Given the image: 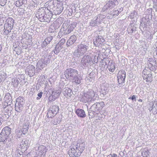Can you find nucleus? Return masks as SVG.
<instances>
[{
	"instance_id": "obj_1",
	"label": "nucleus",
	"mask_w": 157,
	"mask_h": 157,
	"mask_svg": "<svg viewBox=\"0 0 157 157\" xmlns=\"http://www.w3.org/2000/svg\"><path fill=\"white\" fill-rule=\"evenodd\" d=\"M14 23V20L12 17H9L6 19L3 29L4 35H7L11 32Z\"/></svg>"
},
{
	"instance_id": "obj_2",
	"label": "nucleus",
	"mask_w": 157,
	"mask_h": 157,
	"mask_svg": "<svg viewBox=\"0 0 157 157\" xmlns=\"http://www.w3.org/2000/svg\"><path fill=\"white\" fill-rule=\"evenodd\" d=\"M54 5L53 8V13L55 15L60 14L63 11V7L62 2L56 0H54L53 2Z\"/></svg>"
},
{
	"instance_id": "obj_3",
	"label": "nucleus",
	"mask_w": 157,
	"mask_h": 157,
	"mask_svg": "<svg viewBox=\"0 0 157 157\" xmlns=\"http://www.w3.org/2000/svg\"><path fill=\"white\" fill-rule=\"evenodd\" d=\"M59 110V107L56 105H53L51 106L49 111L48 112L47 116L48 117H52L56 114Z\"/></svg>"
},
{
	"instance_id": "obj_4",
	"label": "nucleus",
	"mask_w": 157,
	"mask_h": 157,
	"mask_svg": "<svg viewBox=\"0 0 157 157\" xmlns=\"http://www.w3.org/2000/svg\"><path fill=\"white\" fill-rule=\"evenodd\" d=\"M142 76L144 79L146 80V82H151L152 79L151 72L146 69L143 70Z\"/></svg>"
},
{
	"instance_id": "obj_5",
	"label": "nucleus",
	"mask_w": 157,
	"mask_h": 157,
	"mask_svg": "<svg viewBox=\"0 0 157 157\" xmlns=\"http://www.w3.org/2000/svg\"><path fill=\"white\" fill-rule=\"evenodd\" d=\"M85 143L84 142L77 143L75 145V149L79 156L85 149Z\"/></svg>"
},
{
	"instance_id": "obj_6",
	"label": "nucleus",
	"mask_w": 157,
	"mask_h": 157,
	"mask_svg": "<svg viewBox=\"0 0 157 157\" xmlns=\"http://www.w3.org/2000/svg\"><path fill=\"white\" fill-rule=\"evenodd\" d=\"M105 105L103 101L96 102L92 106V108L94 109V112H99L102 109Z\"/></svg>"
},
{
	"instance_id": "obj_7",
	"label": "nucleus",
	"mask_w": 157,
	"mask_h": 157,
	"mask_svg": "<svg viewBox=\"0 0 157 157\" xmlns=\"http://www.w3.org/2000/svg\"><path fill=\"white\" fill-rule=\"evenodd\" d=\"M92 61V59L90 56H84L82 59L81 64L84 67H86L90 64Z\"/></svg>"
},
{
	"instance_id": "obj_8",
	"label": "nucleus",
	"mask_w": 157,
	"mask_h": 157,
	"mask_svg": "<svg viewBox=\"0 0 157 157\" xmlns=\"http://www.w3.org/2000/svg\"><path fill=\"white\" fill-rule=\"evenodd\" d=\"M61 93V91L60 90H54L52 92L51 96L49 97V100L50 101H52L55 100L59 98Z\"/></svg>"
},
{
	"instance_id": "obj_9",
	"label": "nucleus",
	"mask_w": 157,
	"mask_h": 157,
	"mask_svg": "<svg viewBox=\"0 0 157 157\" xmlns=\"http://www.w3.org/2000/svg\"><path fill=\"white\" fill-rule=\"evenodd\" d=\"M77 73V72L76 70L72 68H70L66 70L65 75L66 78H68L70 77H73Z\"/></svg>"
},
{
	"instance_id": "obj_10",
	"label": "nucleus",
	"mask_w": 157,
	"mask_h": 157,
	"mask_svg": "<svg viewBox=\"0 0 157 157\" xmlns=\"http://www.w3.org/2000/svg\"><path fill=\"white\" fill-rule=\"evenodd\" d=\"M87 46L82 44L78 45L77 52L79 55H83L87 51Z\"/></svg>"
},
{
	"instance_id": "obj_11",
	"label": "nucleus",
	"mask_w": 157,
	"mask_h": 157,
	"mask_svg": "<svg viewBox=\"0 0 157 157\" xmlns=\"http://www.w3.org/2000/svg\"><path fill=\"white\" fill-rule=\"evenodd\" d=\"M105 40L102 37L98 36L97 37L96 40L94 41V44L95 46L99 47L102 45Z\"/></svg>"
},
{
	"instance_id": "obj_12",
	"label": "nucleus",
	"mask_w": 157,
	"mask_h": 157,
	"mask_svg": "<svg viewBox=\"0 0 157 157\" xmlns=\"http://www.w3.org/2000/svg\"><path fill=\"white\" fill-rule=\"evenodd\" d=\"M11 131V129L8 126H6L2 129L0 134L9 138Z\"/></svg>"
},
{
	"instance_id": "obj_13",
	"label": "nucleus",
	"mask_w": 157,
	"mask_h": 157,
	"mask_svg": "<svg viewBox=\"0 0 157 157\" xmlns=\"http://www.w3.org/2000/svg\"><path fill=\"white\" fill-rule=\"evenodd\" d=\"M11 131V129L8 126H6L2 129L0 134L9 138Z\"/></svg>"
},
{
	"instance_id": "obj_14",
	"label": "nucleus",
	"mask_w": 157,
	"mask_h": 157,
	"mask_svg": "<svg viewBox=\"0 0 157 157\" xmlns=\"http://www.w3.org/2000/svg\"><path fill=\"white\" fill-rule=\"evenodd\" d=\"M11 131V129L8 126H6L2 129L0 134L9 138Z\"/></svg>"
},
{
	"instance_id": "obj_15",
	"label": "nucleus",
	"mask_w": 157,
	"mask_h": 157,
	"mask_svg": "<svg viewBox=\"0 0 157 157\" xmlns=\"http://www.w3.org/2000/svg\"><path fill=\"white\" fill-rule=\"evenodd\" d=\"M11 131V129L8 126H6L2 129L0 134L9 138Z\"/></svg>"
},
{
	"instance_id": "obj_16",
	"label": "nucleus",
	"mask_w": 157,
	"mask_h": 157,
	"mask_svg": "<svg viewBox=\"0 0 157 157\" xmlns=\"http://www.w3.org/2000/svg\"><path fill=\"white\" fill-rule=\"evenodd\" d=\"M78 153L76 151V149H75L73 146L70 147V149L68 151V154L70 157H78Z\"/></svg>"
},
{
	"instance_id": "obj_17",
	"label": "nucleus",
	"mask_w": 157,
	"mask_h": 157,
	"mask_svg": "<svg viewBox=\"0 0 157 157\" xmlns=\"http://www.w3.org/2000/svg\"><path fill=\"white\" fill-rule=\"evenodd\" d=\"M75 113L78 117L80 118H84L86 116L85 112L82 109H77L75 111Z\"/></svg>"
},
{
	"instance_id": "obj_18",
	"label": "nucleus",
	"mask_w": 157,
	"mask_h": 157,
	"mask_svg": "<svg viewBox=\"0 0 157 157\" xmlns=\"http://www.w3.org/2000/svg\"><path fill=\"white\" fill-rule=\"evenodd\" d=\"M77 39V38L75 35L71 36L67 42L66 45L67 46H69L73 44Z\"/></svg>"
},
{
	"instance_id": "obj_19",
	"label": "nucleus",
	"mask_w": 157,
	"mask_h": 157,
	"mask_svg": "<svg viewBox=\"0 0 157 157\" xmlns=\"http://www.w3.org/2000/svg\"><path fill=\"white\" fill-rule=\"evenodd\" d=\"M75 27L76 25L74 23L68 25L64 33L65 34H68L70 33L73 30Z\"/></svg>"
},
{
	"instance_id": "obj_20",
	"label": "nucleus",
	"mask_w": 157,
	"mask_h": 157,
	"mask_svg": "<svg viewBox=\"0 0 157 157\" xmlns=\"http://www.w3.org/2000/svg\"><path fill=\"white\" fill-rule=\"evenodd\" d=\"M29 125V121L26 123V124H25L23 125L22 129L21 130L22 133L24 135L26 134L28 132Z\"/></svg>"
},
{
	"instance_id": "obj_21",
	"label": "nucleus",
	"mask_w": 157,
	"mask_h": 157,
	"mask_svg": "<svg viewBox=\"0 0 157 157\" xmlns=\"http://www.w3.org/2000/svg\"><path fill=\"white\" fill-rule=\"evenodd\" d=\"M107 68L109 71L112 72H113L115 69L114 63L113 62H111L109 63Z\"/></svg>"
},
{
	"instance_id": "obj_22",
	"label": "nucleus",
	"mask_w": 157,
	"mask_h": 157,
	"mask_svg": "<svg viewBox=\"0 0 157 157\" xmlns=\"http://www.w3.org/2000/svg\"><path fill=\"white\" fill-rule=\"evenodd\" d=\"M126 72L124 70H120L118 72L117 75V78H125Z\"/></svg>"
},
{
	"instance_id": "obj_23",
	"label": "nucleus",
	"mask_w": 157,
	"mask_h": 157,
	"mask_svg": "<svg viewBox=\"0 0 157 157\" xmlns=\"http://www.w3.org/2000/svg\"><path fill=\"white\" fill-rule=\"evenodd\" d=\"M48 13L47 14H45L44 15L42 16L43 20L44 21L49 22L51 19V17L48 14Z\"/></svg>"
},
{
	"instance_id": "obj_24",
	"label": "nucleus",
	"mask_w": 157,
	"mask_h": 157,
	"mask_svg": "<svg viewBox=\"0 0 157 157\" xmlns=\"http://www.w3.org/2000/svg\"><path fill=\"white\" fill-rule=\"evenodd\" d=\"M21 147L22 149H23L26 150L28 147H29V145L28 142L26 140L25 141L23 140L21 142Z\"/></svg>"
},
{
	"instance_id": "obj_25",
	"label": "nucleus",
	"mask_w": 157,
	"mask_h": 157,
	"mask_svg": "<svg viewBox=\"0 0 157 157\" xmlns=\"http://www.w3.org/2000/svg\"><path fill=\"white\" fill-rule=\"evenodd\" d=\"M28 72V75L30 77H32L35 74V68L34 67L32 69V68L29 67L27 70Z\"/></svg>"
},
{
	"instance_id": "obj_26",
	"label": "nucleus",
	"mask_w": 157,
	"mask_h": 157,
	"mask_svg": "<svg viewBox=\"0 0 157 157\" xmlns=\"http://www.w3.org/2000/svg\"><path fill=\"white\" fill-rule=\"evenodd\" d=\"M8 139L5 136L2 135L0 133V142L5 144Z\"/></svg>"
},
{
	"instance_id": "obj_27",
	"label": "nucleus",
	"mask_w": 157,
	"mask_h": 157,
	"mask_svg": "<svg viewBox=\"0 0 157 157\" xmlns=\"http://www.w3.org/2000/svg\"><path fill=\"white\" fill-rule=\"evenodd\" d=\"M63 48V46H61L57 44L56 46L55 50V53L57 54H58Z\"/></svg>"
},
{
	"instance_id": "obj_28",
	"label": "nucleus",
	"mask_w": 157,
	"mask_h": 157,
	"mask_svg": "<svg viewBox=\"0 0 157 157\" xmlns=\"http://www.w3.org/2000/svg\"><path fill=\"white\" fill-rule=\"evenodd\" d=\"M149 153L150 152L148 150L144 149L142 152L141 155L143 157H147Z\"/></svg>"
},
{
	"instance_id": "obj_29",
	"label": "nucleus",
	"mask_w": 157,
	"mask_h": 157,
	"mask_svg": "<svg viewBox=\"0 0 157 157\" xmlns=\"http://www.w3.org/2000/svg\"><path fill=\"white\" fill-rule=\"evenodd\" d=\"M117 78V80H118V83L120 85V86H121L122 85H123V84L125 82V78Z\"/></svg>"
},
{
	"instance_id": "obj_30",
	"label": "nucleus",
	"mask_w": 157,
	"mask_h": 157,
	"mask_svg": "<svg viewBox=\"0 0 157 157\" xmlns=\"http://www.w3.org/2000/svg\"><path fill=\"white\" fill-rule=\"evenodd\" d=\"M24 99L21 97H19L17 99V102L19 105H22L24 102Z\"/></svg>"
},
{
	"instance_id": "obj_31",
	"label": "nucleus",
	"mask_w": 157,
	"mask_h": 157,
	"mask_svg": "<svg viewBox=\"0 0 157 157\" xmlns=\"http://www.w3.org/2000/svg\"><path fill=\"white\" fill-rule=\"evenodd\" d=\"M73 80L74 82L77 84H79L81 82V79L78 76L74 77Z\"/></svg>"
},
{
	"instance_id": "obj_32",
	"label": "nucleus",
	"mask_w": 157,
	"mask_h": 157,
	"mask_svg": "<svg viewBox=\"0 0 157 157\" xmlns=\"http://www.w3.org/2000/svg\"><path fill=\"white\" fill-rule=\"evenodd\" d=\"M65 42V40L64 38L61 39L57 44L61 46H63Z\"/></svg>"
},
{
	"instance_id": "obj_33",
	"label": "nucleus",
	"mask_w": 157,
	"mask_h": 157,
	"mask_svg": "<svg viewBox=\"0 0 157 157\" xmlns=\"http://www.w3.org/2000/svg\"><path fill=\"white\" fill-rule=\"evenodd\" d=\"M51 40L52 39L50 37H47L44 40V43H45L46 45H47L51 42Z\"/></svg>"
},
{
	"instance_id": "obj_34",
	"label": "nucleus",
	"mask_w": 157,
	"mask_h": 157,
	"mask_svg": "<svg viewBox=\"0 0 157 157\" xmlns=\"http://www.w3.org/2000/svg\"><path fill=\"white\" fill-rule=\"evenodd\" d=\"M22 105H20L19 106H15V110L18 112H20L22 109Z\"/></svg>"
},
{
	"instance_id": "obj_35",
	"label": "nucleus",
	"mask_w": 157,
	"mask_h": 157,
	"mask_svg": "<svg viewBox=\"0 0 157 157\" xmlns=\"http://www.w3.org/2000/svg\"><path fill=\"white\" fill-rule=\"evenodd\" d=\"M21 132H22L21 131V130L17 131L16 134L17 137H18V138L21 137V136L22 133Z\"/></svg>"
},
{
	"instance_id": "obj_36",
	"label": "nucleus",
	"mask_w": 157,
	"mask_h": 157,
	"mask_svg": "<svg viewBox=\"0 0 157 157\" xmlns=\"http://www.w3.org/2000/svg\"><path fill=\"white\" fill-rule=\"evenodd\" d=\"M6 3L5 0H0V5L1 6H4Z\"/></svg>"
},
{
	"instance_id": "obj_37",
	"label": "nucleus",
	"mask_w": 157,
	"mask_h": 157,
	"mask_svg": "<svg viewBox=\"0 0 157 157\" xmlns=\"http://www.w3.org/2000/svg\"><path fill=\"white\" fill-rule=\"evenodd\" d=\"M43 94V92H40L39 93H38L37 95L38 96V97H37L36 98V99L37 100L40 99L42 97Z\"/></svg>"
},
{
	"instance_id": "obj_38",
	"label": "nucleus",
	"mask_w": 157,
	"mask_h": 157,
	"mask_svg": "<svg viewBox=\"0 0 157 157\" xmlns=\"http://www.w3.org/2000/svg\"><path fill=\"white\" fill-rule=\"evenodd\" d=\"M40 78H41L43 80H41V81H40V82H43L44 81V80L45 79V77L44 75L41 76L40 77Z\"/></svg>"
},
{
	"instance_id": "obj_39",
	"label": "nucleus",
	"mask_w": 157,
	"mask_h": 157,
	"mask_svg": "<svg viewBox=\"0 0 157 157\" xmlns=\"http://www.w3.org/2000/svg\"><path fill=\"white\" fill-rule=\"evenodd\" d=\"M131 99L133 100H135H135H136V97L135 96V95H133L132 97V98H131Z\"/></svg>"
},
{
	"instance_id": "obj_40",
	"label": "nucleus",
	"mask_w": 157,
	"mask_h": 157,
	"mask_svg": "<svg viewBox=\"0 0 157 157\" xmlns=\"http://www.w3.org/2000/svg\"><path fill=\"white\" fill-rule=\"evenodd\" d=\"M117 156V155L116 154H113L112 157H116Z\"/></svg>"
},
{
	"instance_id": "obj_41",
	"label": "nucleus",
	"mask_w": 157,
	"mask_h": 157,
	"mask_svg": "<svg viewBox=\"0 0 157 157\" xmlns=\"http://www.w3.org/2000/svg\"><path fill=\"white\" fill-rule=\"evenodd\" d=\"M2 46L1 44H0V52L1 51L2 49Z\"/></svg>"
},
{
	"instance_id": "obj_42",
	"label": "nucleus",
	"mask_w": 157,
	"mask_h": 157,
	"mask_svg": "<svg viewBox=\"0 0 157 157\" xmlns=\"http://www.w3.org/2000/svg\"><path fill=\"white\" fill-rule=\"evenodd\" d=\"M138 101L140 102H142V99H140L138 100Z\"/></svg>"
},
{
	"instance_id": "obj_43",
	"label": "nucleus",
	"mask_w": 157,
	"mask_h": 157,
	"mask_svg": "<svg viewBox=\"0 0 157 157\" xmlns=\"http://www.w3.org/2000/svg\"><path fill=\"white\" fill-rule=\"evenodd\" d=\"M57 23V22H54V23H53V24H54H54H56V23Z\"/></svg>"
},
{
	"instance_id": "obj_44",
	"label": "nucleus",
	"mask_w": 157,
	"mask_h": 157,
	"mask_svg": "<svg viewBox=\"0 0 157 157\" xmlns=\"http://www.w3.org/2000/svg\"><path fill=\"white\" fill-rule=\"evenodd\" d=\"M54 124L55 125H56L57 124V123H56L55 122H54Z\"/></svg>"
},
{
	"instance_id": "obj_45",
	"label": "nucleus",
	"mask_w": 157,
	"mask_h": 157,
	"mask_svg": "<svg viewBox=\"0 0 157 157\" xmlns=\"http://www.w3.org/2000/svg\"><path fill=\"white\" fill-rule=\"evenodd\" d=\"M7 106V107H8V106ZM9 106H10V107L11 109V106L10 105H9Z\"/></svg>"
},
{
	"instance_id": "obj_46",
	"label": "nucleus",
	"mask_w": 157,
	"mask_h": 157,
	"mask_svg": "<svg viewBox=\"0 0 157 157\" xmlns=\"http://www.w3.org/2000/svg\"><path fill=\"white\" fill-rule=\"evenodd\" d=\"M71 15H71L72 14V13H71Z\"/></svg>"
},
{
	"instance_id": "obj_47",
	"label": "nucleus",
	"mask_w": 157,
	"mask_h": 157,
	"mask_svg": "<svg viewBox=\"0 0 157 157\" xmlns=\"http://www.w3.org/2000/svg\"><path fill=\"white\" fill-rule=\"evenodd\" d=\"M130 98H129V99H130Z\"/></svg>"
},
{
	"instance_id": "obj_48",
	"label": "nucleus",
	"mask_w": 157,
	"mask_h": 157,
	"mask_svg": "<svg viewBox=\"0 0 157 157\" xmlns=\"http://www.w3.org/2000/svg\"><path fill=\"white\" fill-rule=\"evenodd\" d=\"M17 3H16V4H17Z\"/></svg>"
}]
</instances>
